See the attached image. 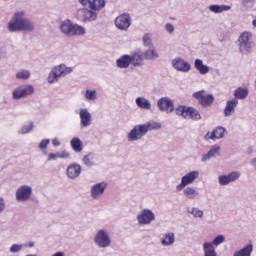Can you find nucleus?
Here are the masks:
<instances>
[{
    "label": "nucleus",
    "instance_id": "1",
    "mask_svg": "<svg viewBox=\"0 0 256 256\" xmlns=\"http://www.w3.org/2000/svg\"><path fill=\"white\" fill-rule=\"evenodd\" d=\"M7 30L9 33H21V31L33 33L35 31V23L27 18L25 11H18L9 20Z\"/></svg>",
    "mask_w": 256,
    "mask_h": 256
},
{
    "label": "nucleus",
    "instance_id": "2",
    "mask_svg": "<svg viewBox=\"0 0 256 256\" xmlns=\"http://www.w3.org/2000/svg\"><path fill=\"white\" fill-rule=\"evenodd\" d=\"M103 7H105V0H92L90 9H78L76 17L78 21H82V23H91V21H95L97 19V12L95 11H101Z\"/></svg>",
    "mask_w": 256,
    "mask_h": 256
},
{
    "label": "nucleus",
    "instance_id": "3",
    "mask_svg": "<svg viewBox=\"0 0 256 256\" xmlns=\"http://www.w3.org/2000/svg\"><path fill=\"white\" fill-rule=\"evenodd\" d=\"M155 129H161V123L150 121L144 124L135 125L127 134V141L130 143L141 141L144 135H147L149 131H155Z\"/></svg>",
    "mask_w": 256,
    "mask_h": 256
},
{
    "label": "nucleus",
    "instance_id": "4",
    "mask_svg": "<svg viewBox=\"0 0 256 256\" xmlns=\"http://www.w3.org/2000/svg\"><path fill=\"white\" fill-rule=\"evenodd\" d=\"M59 29L66 37H76L85 35L86 33L85 27L79 24H73L69 19L60 22Z\"/></svg>",
    "mask_w": 256,
    "mask_h": 256
},
{
    "label": "nucleus",
    "instance_id": "5",
    "mask_svg": "<svg viewBox=\"0 0 256 256\" xmlns=\"http://www.w3.org/2000/svg\"><path fill=\"white\" fill-rule=\"evenodd\" d=\"M70 73H73L72 67H67L65 64L56 65L50 70L47 81L49 85H55L59 83V79L67 77Z\"/></svg>",
    "mask_w": 256,
    "mask_h": 256
},
{
    "label": "nucleus",
    "instance_id": "6",
    "mask_svg": "<svg viewBox=\"0 0 256 256\" xmlns=\"http://www.w3.org/2000/svg\"><path fill=\"white\" fill-rule=\"evenodd\" d=\"M253 34L251 32H242L238 37V51L241 55H249L253 51Z\"/></svg>",
    "mask_w": 256,
    "mask_h": 256
},
{
    "label": "nucleus",
    "instance_id": "7",
    "mask_svg": "<svg viewBox=\"0 0 256 256\" xmlns=\"http://www.w3.org/2000/svg\"><path fill=\"white\" fill-rule=\"evenodd\" d=\"M176 115L183 117V119H193V121H201V113L193 107L180 105L175 109Z\"/></svg>",
    "mask_w": 256,
    "mask_h": 256
},
{
    "label": "nucleus",
    "instance_id": "8",
    "mask_svg": "<svg viewBox=\"0 0 256 256\" xmlns=\"http://www.w3.org/2000/svg\"><path fill=\"white\" fill-rule=\"evenodd\" d=\"M94 243L99 249L111 247V234L106 229H100L94 236Z\"/></svg>",
    "mask_w": 256,
    "mask_h": 256
},
{
    "label": "nucleus",
    "instance_id": "9",
    "mask_svg": "<svg viewBox=\"0 0 256 256\" xmlns=\"http://www.w3.org/2000/svg\"><path fill=\"white\" fill-rule=\"evenodd\" d=\"M199 170H193L188 173H186L184 176L181 177L180 183L176 186V191H183L185 187H188V185H193L194 181H197L199 179Z\"/></svg>",
    "mask_w": 256,
    "mask_h": 256
},
{
    "label": "nucleus",
    "instance_id": "10",
    "mask_svg": "<svg viewBox=\"0 0 256 256\" xmlns=\"http://www.w3.org/2000/svg\"><path fill=\"white\" fill-rule=\"evenodd\" d=\"M35 88L32 85H20L14 89L12 92V99L14 101H19V99H23L25 97H29V95H33Z\"/></svg>",
    "mask_w": 256,
    "mask_h": 256
},
{
    "label": "nucleus",
    "instance_id": "11",
    "mask_svg": "<svg viewBox=\"0 0 256 256\" xmlns=\"http://www.w3.org/2000/svg\"><path fill=\"white\" fill-rule=\"evenodd\" d=\"M138 225H151L155 221V213L151 209L144 208L136 216Z\"/></svg>",
    "mask_w": 256,
    "mask_h": 256
},
{
    "label": "nucleus",
    "instance_id": "12",
    "mask_svg": "<svg viewBox=\"0 0 256 256\" xmlns=\"http://www.w3.org/2000/svg\"><path fill=\"white\" fill-rule=\"evenodd\" d=\"M192 97L197 99L202 107H211V105H213V101H215L213 94L205 95V90L194 92Z\"/></svg>",
    "mask_w": 256,
    "mask_h": 256
},
{
    "label": "nucleus",
    "instance_id": "13",
    "mask_svg": "<svg viewBox=\"0 0 256 256\" xmlns=\"http://www.w3.org/2000/svg\"><path fill=\"white\" fill-rule=\"evenodd\" d=\"M105 189H107V182H98L90 187V197L94 201H97L103 197L105 194Z\"/></svg>",
    "mask_w": 256,
    "mask_h": 256
},
{
    "label": "nucleus",
    "instance_id": "14",
    "mask_svg": "<svg viewBox=\"0 0 256 256\" xmlns=\"http://www.w3.org/2000/svg\"><path fill=\"white\" fill-rule=\"evenodd\" d=\"M114 23L119 31H128L129 27H131V15L123 13L116 17Z\"/></svg>",
    "mask_w": 256,
    "mask_h": 256
},
{
    "label": "nucleus",
    "instance_id": "15",
    "mask_svg": "<svg viewBox=\"0 0 256 256\" xmlns=\"http://www.w3.org/2000/svg\"><path fill=\"white\" fill-rule=\"evenodd\" d=\"M31 195H33V188L29 185H22L16 190V201H29Z\"/></svg>",
    "mask_w": 256,
    "mask_h": 256
},
{
    "label": "nucleus",
    "instance_id": "16",
    "mask_svg": "<svg viewBox=\"0 0 256 256\" xmlns=\"http://www.w3.org/2000/svg\"><path fill=\"white\" fill-rule=\"evenodd\" d=\"M159 111L163 113H173L175 111V103L169 97H162L157 102Z\"/></svg>",
    "mask_w": 256,
    "mask_h": 256
},
{
    "label": "nucleus",
    "instance_id": "17",
    "mask_svg": "<svg viewBox=\"0 0 256 256\" xmlns=\"http://www.w3.org/2000/svg\"><path fill=\"white\" fill-rule=\"evenodd\" d=\"M171 65L175 71H179L180 73H189L191 71V64L179 57L173 59Z\"/></svg>",
    "mask_w": 256,
    "mask_h": 256
},
{
    "label": "nucleus",
    "instance_id": "18",
    "mask_svg": "<svg viewBox=\"0 0 256 256\" xmlns=\"http://www.w3.org/2000/svg\"><path fill=\"white\" fill-rule=\"evenodd\" d=\"M225 137V128L223 126L216 127L212 132H207L204 136L205 141H217Z\"/></svg>",
    "mask_w": 256,
    "mask_h": 256
},
{
    "label": "nucleus",
    "instance_id": "19",
    "mask_svg": "<svg viewBox=\"0 0 256 256\" xmlns=\"http://www.w3.org/2000/svg\"><path fill=\"white\" fill-rule=\"evenodd\" d=\"M80 117V127H91V123H93V119L91 117V112L87 108L80 109L79 112Z\"/></svg>",
    "mask_w": 256,
    "mask_h": 256
},
{
    "label": "nucleus",
    "instance_id": "20",
    "mask_svg": "<svg viewBox=\"0 0 256 256\" xmlns=\"http://www.w3.org/2000/svg\"><path fill=\"white\" fill-rule=\"evenodd\" d=\"M237 105H239V100L236 98L228 100L223 110L224 117H231L232 115H235V109H237Z\"/></svg>",
    "mask_w": 256,
    "mask_h": 256
},
{
    "label": "nucleus",
    "instance_id": "21",
    "mask_svg": "<svg viewBox=\"0 0 256 256\" xmlns=\"http://www.w3.org/2000/svg\"><path fill=\"white\" fill-rule=\"evenodd\" d=\"M68 179H77L81 175V166L78 163L70 164L66 169Z\"/></svg>",
    "mask_w": 256,
    "mask_h": 256
},
{
    "label": "nucleus",
    "instance_id": "22",
    "mask_svg": "<svg viewBox=\"0 0 256 256\" xmlns=\"http://www.w3.org/2000/svg\"><path fill=\"white\" fill-rule=\"evenodd\" d=\"M129 57L130 65H132L133 67H143V65H145V61L143 60V52H135L129 55Z\"/></svg>",
    "mask_w": 256,
    "mask_h": 256
},
{
    "label": "nucleus",
    "instance_id": "23",
    "mask_svg": "<svg viewBox=\"0 0 256 256\" xmlns=\"http://www.w3.org/2000/svg\"><path fill=\"white\" fill-rule=\"evenodd\" d=\"M182 194L186 199L193 200L199 197V190L197 189V187L194 186H186L182 190Z\"/></svg>",
    "mask_w": 256,
    "mask_h": 256
},
{
    "label": "nucleus",
    "instance_id": "24",
    "mask_svg": "<svg viewBox=\"0 0 256 256\" xmlns=\"http://www.w3.org/2000/svg\"><path fill=\"white\" fill-rule=\"evenodd\" d=\"M160 243H161L162 247H171V246L175 245V233H173V232L165 233L161 237Z\"/></svg>",
    "mask_w": 256,
    "mask_h": 256
},
{
    "label": "nucleus",
    "instance_id": "25",
    "mask_svg": "<svg viewBox=\"0 0 256 256\" xmlns=\"http://www.w3.org/2000/svg\"><path fill=\"white\" fill-rule=\"evenodd\" d=\"M219 153H221V147L216 146L211 148L207 154H204L201 158L202 163H207V161H211L213 157H218Z\"/></svg>",
    "mask_w": 256,
    "mask_h": 256
},
{
    "label": "nucleus",
    "instance_id": "26",
    "mask_svg": "<svg viewBox=\"0 0 256 256\" xmlns=\"http://www.w3.org/2000/svg\"><path fill=\"white\" fill-rule=\"evenodd\" d=\"M131 65V56L128 54L122 55L116 60V66L118 69H127Z\"/></svg>",
    "mask_w": 256,
    "mask_h": 256
},
{
    "label": "nucleus",
    "instance_id": "27",
    "mask_svg": "<svg viewBox=\"0 0 256 256\" xmlns=\"http://www.w3.org/2000/svg\"><path fill=\"white\" fill-rule=\"evenodd\" d=\"M209 11L211 13H225V11H231V6L229 5H225V4H212L208 7Z\"/></svg>",
    "mask_w": 256,
    "mask_h": 256
},
{
    "label": "nucleus",
    "instance_id": "28",
    "mask_svg": "<svg viewBox=\"0 0 256 256\" xmlns=\"http://www.w3.org/2000/svg\"><path fill=\"white\" fill-rule=\"evenodd\" d=\"M194 67H195L196 71H198V73H200V75H207V73H209V71H210L209 66L203 64V60H201V59H196L194 61Z\"/></svg>",
    "mask_w": 256,
    "mask_h": 256
},
{
    "label": "nucleus",
    "instance_id": "29",
    "mask_svg": "<svg viewBox=\"0 0 256 256\" xmlns=\"http://www.w3.org/2000/svg\"><path fill=\"white\" fill-rule=\"evenodd\" d=\"M136 105L139 109H144L145 111H151V101L145 97H137Z\"/></svg>",
    "mask_w": 256,
    "mask_h": 256
},
{
    "label": "nucleus",
    "instance_id": "30",
    "mask_svg": "<svg viewBox=\"0 0 256 256\" xmlns=\"http://www.w3.org/2000/svg\"><path fill=\"white\" fill-rule=\"evenodd\" d=\"M234 99H237V101H239V99L241 101H243V99H247V97H249V89L244 88V87H238L235 91H234Z\"/></svg>",
    "mask_w": 256,
    "mask_h": 256
},
{
    "label": "nucleus",
    "instance_id": "31",
    "mask_svg": "<svg viewBox=\"0 0 256 256\" xmlns=\"http://www.w3.org/2000/svg\"><path fill=\"white\" fill-rule=\"evenodd\" d=\"M202 250L204 256H217V251H215V246L211 242H204L202 245Z\"/></svg>",
    "mask_w": 256,
    "mask_h": 256
},
{
    "label": "nucleus",
    "instance_id": "32",
    "mask_svg": "<svg viewBox=\"0 0 256 256\" xmlns=\"http://www.w3.org/2000/svg\"><path fill=\"white\" fill-rule=\"evenodd\" d=\"M70 147L75 153H81L83 151V141L79 137H74L70 141Z\"/></svg>",
    "mask_w": 256,
    "mask_h": 256
},
{
    "label": "nucleus",
    "instance_id": "33",
    "mask_svg": "<svg viewBox=\"0 0 256 256\" xmlns=\"http://www.w3.org/2000/svg\"><path fill=\"white\" fill-rule=\"evenodd\" d=\"M251 253H253V245L247 244L242 249L234 252L233 256H251Z\"/></svg>",
    "mask_w": 256,
    "mask_h": 256
},
{
    "label": "nucleus",
    "instance_id": "34",
    "mask_svg": "<svg viewBox=\"0 0 256 256\" xmlns=\"http://www.w3.org/2000/svg\"><path fill=\"white\" fill-rule=\"evenodd\" d=\"M144 57L147 61H155V59H159V52L155 49H149L144 52Z\"/></svg>",
    "mask_w": 256,
    "mask_h": 256
},
{
    "label": "nucleus",
    "instance_id": "35",
    "mask_svg": "<svg viewBox=\"0 0 256 256\" xmlns=\"http://www.w3.org/2000/svg\"><path fill=\"white\" fill-rule=\"evenodd\" d=\"M95 159V154L93 153H88L87 155H85L82 158V163L86 166V167H93V165H95V162L93 161Z\"/></svg>",
    "mask_w": 256,
    "mask_h": 256
},
{
    "label": "nucleus",
    "instance_id": "36",
    "mask_svg": "<svg viewBox=\"0 0 256 256\" xmlns=\"http://www.w3.org/2000/svg\"><path fill=\"white\" fill-rule=\"evenodd\" d=\"M15 77L16 79L27 81V79L31 77V72H29V70L22 69L16 73Z\"/></svg>",
    "mask_w": 256,
    "mask_h": 256
},
{
    "label": "nucleus",
    "instance_id": "37",
    "mask_svg": "<svg viewBox=\"0 0 256 256\" xmlns=\"http://www.w3.org/2000/svg\"><path fill=\"white\" fill-rule=\"evenodd\" d=\"M241 177V172L239 171H233L226 175V178L228 179V183H235L239 178Z\"/></svg>",
    "mask_w": 256,
    "mask_h": 256
},
{
    "label": "nucleus",
    "instance_id": "38",
    "mask_svg": "<svg viewBox=\"0 0 256 256\" xmlns=\"http://www.w3.org/2000/svg\"><path fill=\"white\" fill-rule=\"evenodd\" d=\"M86 101H97V90L87 89L85 92Z\"/></svg>",
    "mask_w": 256,
    "mask_h": 256
},
{
    "label": "nucleus",
    "instance_id": "39",
    "mask_svg": "<svg viewBox=\"0 0 256 256\" xmlns=\"http://www.w3.org/2000/svg\"><path fill=\"white\" fill-rule=\"evenodd\" d=\"M33 131V122H30L27 125H24L21 127V129L18 130L19 135H27V133H31Z\"/></svg>",
    "mask_w": 256,
    "mask_h": 256
},
{
    "label": "nucleus",
    "instance_id": "40",
    "mask_svg": "<svg viewBox=\"0 0 256 256\" xmlns=\"http://www.w3.org/2000/svg\"><path fill=\"white\" fill-rule=\"evenodd\" d=\"M143 45L148 49H153V41L151 40V34H144L142 37Z\"/></svg>",
    "mask_w": 256,
    "mask_h": 256
},
{
    "label": "nucleus",
    "instance_id": "41",
    "mask_svg": "<svg viewBox=\"0 0 256 256\" xmlns=\"http://www.w3.org/2000/svg\"><path fill=\"white\" fill-rule=\"evenodd\" d=\"M188 213H190V215H193V217L199 218L201 219V217H203V210H200L199 208H188L187 209Z\"/></svg>",
    "mask_w": 256,
    "mask_h": 256
},
{
    "label": "nucleus",
    "instance_id": "42",
    "mask_svg": "<svg viewBox=\"0 0 256 256\" xmlns=\"http://www.w3.org/2000/svg\"><path fill=\"white\" fill-rule=\"evenodd\" d=\"M224 241H225V237L220 234V235H217L216 237H214V239L210 243L214 247H219V245H223Z\"/></svg>",
    "mask_w": 256,
    "mask_h": 256
},
{
    "label": "nucleus",
    "instance_id": "43",
    "mask_svg": "<svg viewBox=\"0 0 256 256\" xmlns=\"http://www.w3.org/2000/svg\"><path fill=\"white\" fill-rule=\"evenodd\" d=\"M218 183L221 187H225V186L229 185V180L226 175H220L218 177Z\"/></svg>",
    "mask_w": 256,
    "mask_h": 256
},
{
    "label": "nucleus",
    "instance_id": "44",
    "mask_svg": "<svg viewBox=\"0 0 256 256\" xmlns=\"http://www.w3.org/2000/svg\"><path fill=\"white\" fill-rule=\"evenodd\" d=\"M23 249V244H14L10 247V253H19Z\"/></svg>",
    "mask_w": 256,
    "mask_h": 256
},
{
    "label": "nucleus",
    "instance_id": "45",
    "mask_svg": "<svg viewBox=\"0 0 256 256\" xmlns=\"http://www.w3.org/2000/svg\"><path fill=\"white\" fill-rule=\"evenodd\" d=\"M256 0H241V5L243 7H253L255 5Z\"/></svg>",
    "mask_w": 256,
    "mask_h": 256
},
{
    "label": "nucleus",
    "instance_id": "46",
    "mask_svg": "<svg viewBox=\"0 0 256 256\" xmlns=\"http://www.w3.org/2000/svg\"><path fill=\"white\" fill-rule=\"evenodd\" d=\"M165 31L170 34L175 33V26H173V24H171V23H166Z\"/></svg>",
    "mask_w": 256,
    "mask_h": 256
},
{
    "label": "nucleus",
    "instance_id": "47",
    "mask_svg": "<svg viewBox=\"0 0 256 256\" xmlns=\"http://www.w3.org/2000/svg\"><path fill=\"white\" fill-rule=\"evenodd\" d=\"M50 142L51 141L49 139H43L38 145L39 149H47V146L49 145Z\"/></svg>",
    "mask_w": 256,
    "mask_h": 256
},
{
    "label": "nucleus",
    "instance_id": "48",
    "mask_svg": "<svg viewBox=\"0 0 256 256\" xmlns=\"http://www.w3.org/2000/svg\"><path fill=\"white\" fill-rule=\"evenodd\" d=\"M91 2L92 0H78V3H80L82 7H89V9H91Z\"/></svg>",
    "mask_w": 256,
    "mask_h": 256
},
{
    "label": "nucleus",
    "instance_id": "49",
    "mask_svg": "<svg viewBox=\"0 0 256 256\" xmlns=\"http://www.w3.org/2000/svg\"><path fill=\"white\" fill-rule=\"evenodd\" d=\"M59 159V153H50L47 161H57Z\"/></svg>",
    "mask_w": 256,
    "mask_h": 256
},
{
    "label": "nucleus",
    "instance_id": "50",
    "mask_svg": "<svg viewBox=\"0 0 256 256\" xmlns=\"http://www.w3.org/2000/svg\"><path fill=\"white\" fill-rule=\"evenodd\" d=\"M58 159H69V152L64 150L61 153H58Z\"/></svg>",
    "mask_w": 256,
    "mask_h": 256
},
{
    "label": "nucleus",
    "instance_id": "51",
    "mask_svg": "<svg viewBox=\"0 0 256 256\" xmlns=\"http://www.w3.org/2000/svg\"><path fill=\"white\" fill-rule=\"evenodd\" d=\"M5 211V200L3 198H0V213H3Z\"/></svg>",
    "mask_w": 256,
    "mask_h": 256
},
{
    "label": "nucleus",
    "instance_id": "52",
    "mask_svg": "<svg viewBox=\"0 0 256 256\" xmlns=\"http://www.w3.org/2000/svg\"><path fill=\"white\" fill-rule=\"evenodd\" d=\"M52 145H53V147H59L61 145V142L59 141V139L54 138L52 140Z\"/></svg>",
    "mask_w": 256,
    "mask_h": 256
},
{
    "label": "nucleus",
    "instance_id": "53",
    "mask_svg": "<svg viewBox=\"0 0 256 256\" xmlns=\"http://www.w3.org/2000/svg\"><path fill=\"white\" fill-rule=\"evenodd\" d=\"M250 165L252 167H254V169H256V158H253L251 161H250Z\"/></svg>",
    "mask_w": 256,
    "mask_h": 256
},
{
    "label": "nucleus",
    "instance_id": "54",
    "mask_svg": "<svg viewBox=\"0 0 256 256\" xmlns=\"http://www.w3.org/2000/svg\"><path fill=\"white\" fill-rule=\"evenodd\" d=\"M28 247H30V248H31V247H35V243H34V242H29V243H28Z\"/></svg>",
    "mask_w": 256,
    "mask_h": 256
}]
</instances>
